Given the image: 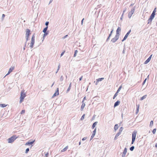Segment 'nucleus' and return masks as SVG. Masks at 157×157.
Here are the masks:
<instances>
[{"instance_id":"0eeeda50","label":"nucleus","mask_w":157,"mask_h":157,"mask_svg":"<svg viewBox=\"0 0 157 157\" xmlns=\"http://www.w3.org/2000/svg\"><path fill=\"white\" fill-rule=\"evenodd\" d=\"M25 91L24 90H22L21 92V98H24L26 96L25 93L24 92Z\"/></svg>"},{"instance_id":"20e7f679","label":"nucleus","mask_w":157,"mask_h":157,"mask_svg":"<svg viewBox=\"0 0 157 157\" xmlns=\"http://www.w3.org/2000/svg\"><path fill=\"white\" fill-rule=\"evenodd\" d=\"M119 36L116 34L115 36L111 40V41L113 43H115L119 38Z\"/></svg>"},{"instance_id":"603ef678","label":"nucleus","mask_w":157,"mask_h":157,"mask_svg":"<svg viewBox=\"0 0 157 157\" xmlns=\"http://www.w3.org/2000/svg\"><path fill=\"white\" fill-rule=\"evenodd\" d=\"M111 36H109L108 37V38H107L106 40V41L107 42L108 41V40L110 39V37Z\"/></svg>"},{"instance_id":"cd10ccee","label":"nucleus","mask_w":157,"mask_h":157,"mask_svg":"<svg viewBox=\"0 0 157 157\" xmlns=\"http://www.w3.org/2000/svg\"><path fill=\"white\" fill-rule=\"evenodd\" d=\"M135 7H134L133 8L131 9V11L130 12L131 13L133 14L135 10Z\"/></svg>"},{"instance_id":"6ab92c4d","label":"nucleus","mask_w":157,"mask_h":157,"mask_svg":"<svg viewBox=\"0 0 157 157\" xmlns=\"http://www.w3.org/2000/svg\"><path fill=\"white\" fill-rule=\"evenodd\" d=\"M85 106V103H83V104H82V105L81 106V109H80L81 111H82L83 110V109H84V107Z\"/></svg>"},{"instance_id":"a878e982","label":"nucleus","mask_w":157,"mask_h":157,"mask_svg":"<svg viewBox=\"0 0 157 157\" xmlns=\"http://www.w3.org/2000/svg\"><path fill=\"white\" fill-rule=\"evenodd\" d=\"M147 97V95H144V96L140 98V100H141V101L143 100L144 99H145Z\"/></svg>"},{"instance_id":"b1692460","label":"nucleus","mask_w":157,"mask_h":157,"mask_svg":"<svg viewBox=\"0 0 157 157\" xmlns=\"http://www.w3.org/2000/svg\"><path fill=\"white\" fill-rule=\"evenodd\" d=\"M118 128V124H116L114 127V129L115 131H116L117 130Z\"/></svg>"},{"instance_id":"473e14b6","label":"nucleus","mask_w":157,"mask_h":157,"mask_svg":"<svg viewBox=\"0 0 157 157\" xmlns=\"http://www.w3.org/2000/svg\"><path fill=\"white\" fill-rule=\"evenodd\" d=\"M135 148V147L134 146H132V147H131L130 148V150L131 151H133L134 149Z\"/></svg>"},{"instance_id":"79ce46f5","label":"nucleus","mask_w":157,"mask_h":157,"mask_svg":"<svg viewBox=\"0 0 157 157\" xmlns=\"http://www.w3.org/2000/svg\"><path fill=\"white\" fill-rule=\"evenodd\" d=\"M113 28L112 29L110 33L109 34V36H111L112 35L113 32Z\"/></svg>"},{"instance_id":"bb28decb","label":"nucleus","mask_w":157,"mask_h":157,"mask_svg":"<svg viewBox=\"0 0 157 157\" xmlns=\"http://www.w3.org/2000/svg\"><path fill=\"white\" fill-rule=\"evenodd\" d=\"M6 106V104H0V107H1L2 108H4V107H5Z\"/></svg>"},{"instance_id":"4c0bfd02","label":"nucleus","mask_w":157,"mask_h":157,"mask_svg":"<svg viewBox=\"0 0 157 157\" xmlns=\"http://www.w3.org/2000/svg\"><path fill=\"white\" fill-rule=\"evenodd\" d=\"M156 130V128H154V129H153V130L152 131V132L153 134H155Z\"/></svg>"},{"instance_id":"ea45409f","label":"nucleus","mask_w":157,"mask_h":157,"mask_svg":"<svg viewBox=\"0 0 157 157\" xmlns=\"http://www.w3.org/2000/svg\"><path fill=\"white\" fill-rule=\"evenodd\" d=\"M60 65L59 64L58 66V69H57V71L56 73H57L58 72V71L59 70V69L60 68Z\"/></svg>"},{"instance_id":"f257e3e1","label":"nucleus","mask_w":157,"mask_h":157,"mask_svg":"<svg viewBox=\"0 0 157 157\" xmlns=\"http://www.w3.org/2000/svg\"><path fill=\"white\" fill-rule=\"evenodd\" d=\"M137 132V131L136 130L132 132V141L131 144H133L135 140Z\"/></svg>"},{"instance_id":"5fc2aeb1","label":"nucleus","mask_w":157,"mask_h":157,"mask_svg":"<svg viewBox=\"0 0 157 157\" xmlns=\"http://www.w3.org/2000/svg\"><path fill=\"white\" fill-rule=\"evenodd\" d=\"M87 138L86 137H84L82 139V141H84V140H86L87 139Z\"/></svg>"},{"instance_id":"412c9836","label":"nucleus","mask_w":157,"mask_h":157,"mask_svg":"<svg viewBox=\"0 0 157 157\" xmlns=\"http://www.w3.org/2000/svg\"><path fill=\"white\" fill-rule=\"evenodd\" d=\"M150 58H148L144 62V64H147L151 60Z\"/></svg>"},{"instance_id":"13d9d810","label":"nucleus","mask_w":157,"mask_h":157,"mask_svg":"<svg viewBox=\"0 0 157 157\" xmlns=\"http://www.w3.org/2000/svg\"><path fill=\"white\" fill-rule=\"evenodd\" d=\"M125 155L126 154H123V153H122V157H124L125 156Z\"/></svg>"},{"instance_id":"774afa93","label":"nucleus","mask_w":157,"mask_h":157,"mask_svg":"<svg viewBox=\"0 0 157 157\" xmlns=\"http://www.w3.org/2000/svg\"><path fill=\"white\" fill-rule=\"evenodd\" d=\"M155 147L157 148V143L155 144Z\"/></svg>"},{"instance_id":"9b49d317","label":"nucleus","mask_w":157,"mask_h":157,"mask_svg":"<svg viewBox=\"0 0 157 157\" xmlns=\"http://www.w3.org/2000/svg\"><path fill=\"white\" fill-rule=\"evenodd\" d=\"M14 69V67H11L10 68L7 74H6V76L9 75L11 72L12 71H13V70Z\"/></svg>"},{"instance_id":"680f3d73","label":"nucleus","mask_w":157,"mask_h":157,"mask_svg":"<svg viewBox=\"0 0 157 157\" xmlns=\"http://www.w3.org/2000/svg\"><path fill=\"white\" fill-rule=\"evenodd\" d=\"M53 0H50L49 4H50L53 1Z\"/></svg>"},{"instance_id":"7ed1b4c3","label":"nucleus","mask_w":157,"mask_h":157,"mask_svg":"<svg viewBox=\"0 0 157 157\" xmlns=\"http://www.w3.org/2000/svg\"><path fill=\"white\" fill-rule=\"evenodd\" d=\"M17 138L16 136H13L8 139V142L9 143H12L13 142L14 140Z\"/></svg>"},{"instance_id":"de8ad7c7","label":"nucleus","mask_w":157,"mask_h":157,"mask_svg":"<svg viewBox=\"0 0 157 157\" xmlns=\"http://www.w3.org/2000/svg\"><path fill=\"white\" fill-rule=\"evenodd\" d=\"M146 80H147V78H146L144 80V81H143V83H142V85H144L145 83L146 82Z\"/></svg>"},{"instance_id":"864d4df0","label":"nucleus","mask_w":157,"mask_h":157,"mask_svg":"<svg viewBox=\"0 0 157 157\" xmlns=\"http://www.w3.org/2000/svg\"><path fill=\"white\" fill-rule=\"evenodd\" d=\"M5 16V15L4 14H3L2 16V19L3 20Z\"/></svg>"},{"instance_id":"a211bd4d","label":"nucleus","mask_w":157,"mask_h":157,"mask_svg":"<svg viewBox=\"0 0 157 157\" xmlns=\"http://www.w3.org/2000/svg\"><path fill=\"white\" fill-rule=\"evenodd\" d=\"M97 123H98V122H97V121H96V122H94L93 124L92 125V128L93 129L95 128L96 125L97 124Z\"/></svg>"},{"instance_id":"aec40b11","label":"nucleus","mask_w":157,"mask_h":157,"mask_svg":"<svg viewBox=\"0 0 157 157\" xmlns=\"http://www.w3.org/2000/svg\"><path fill=\"white\" fill-rule=\"evenodd\" d=\"M71 86V82L69 84V86L67 90V93L69 91V90H70Z\"/></svg>"},{"instance_id":"37998d69","label":"nucleus","mask_w":157,"mask_h":157,"mask_svg":"<svg viewBox=\"0 0 157 157\" xmlns=\"http://www.w3.org/2000/svg\"><path fill=\"white\" fill-rule=\"evenodd\" d=\"M49 22L48 21H46L45 23V25L46 26V27H48V25L49 24Z\"/></svg>"},{"instance_id":"f8f14e48","label":"nucleus","mask_w":157,"mask_h":157,"mask_svg":"<svg viewBox=\"0 0 157 157\" xmlns=\"http://www.w3.org/2000/svg\"><path fill=\"white\" fill-rule=\"evenodd\" d=\"M121 28L120 27H118L116 30V35L119 36V32L121 31Z\"/></svg>"},{"instance_id":"09e8293b","label":"nucleus","mask_w":157,"mask_h":157,"mask_svg":"<svg viewBox=\"0 0 157 157\" xmlns=\"http://www.w3.org/2000/svg\"><path fill=\"white\" fill-rule=\"evenodd\" d=\"M25 113V110H23L21 111V114H23L24 113Z\"/></svg>"},{"instance_id":"6e6d98bb","label":"nucleus","mask_w":157,"mask_h":157,"mask_svg":"<svg viewBox=\"0 0 157 157\" xmlns=\"http://www.w3.org/2000/svg\"><path fill=\"white\" fill-rule=\"evenodd\" d=\"M68 36V35H65V36H64L63 38V39H64L65 38H66L67 36Z\"/></svg>"},{"instance_id":"c9c22d12","label":"nucleus","mask_w":157,"mask_h":157,"mask_svg":"<svg viewBox=\"0 0 157 157\" xmlns=\"http://www.w3.org/2000/svg\"><path fill=\"white\" fill-rule=\"evenodd\" d=\"M123 129V127H121L119 130V132L121 133L122 132V131Z\"/></svg>"},{"instance_id":"1a4fd4ad","label":"nucleus","mask_w":157,"mask_h":157,"mask_svg":"<svg viewBox=\"0 0 157 157\" xmlns=\"http://www.w3.org/2000/svg\"><path fill=\"white\" fill-rule=\"evenodd\" d=\"M59 94V88H57L56 90V92L52 96V98H54V97L56 96L57 95H58Z\"/></svg>"},{"instance_id":"a19ab883","label":"nucleus","mask_w":157,"mask_h":157,"mask_svg":"<svg viewBox=\"0 0 157 157\" xmlns=\"http://www.w3.org/2000/svg\"><path fill=\"white\" fill-rule=\"evenodd\" d=\"M117 92H116V93L114 95L113 97V99H115V98L117 96Z\"/></svg>"},{"instance_id":"c03bdc74","label":"nucleus","mask_w":157,"mask_h":157,"mask_svg":"<svg viewBox=\"0 0 157 157\" xmlns=\"http://www.w3.org/2000/svg\"><path fill=\"white\" fill-rule=\"evenodd\" d=\"M60 80L61 81H62L63 80V75H61L60 77Z\"/></svg>"},{"instance_id":"4d7b16f0","label":"nucleus","mask_w":157,"mask_h":157,"mask_svg":"<svg viewBox=\"0 0 157 157\" xmlns=\"http://www.w3.org/2000/svg\"><path fill=\"white\" fill-rule=\"evenodd\" d=\"M117 137H118V136H115L114 137V140H116L117 139Z\"/></svg>"},{"instance_id":"7c9ffc66","label":"nucleus","mask_w":157,"mask_h":157,"mask_svg":"<svg viewBox=\"0 0 157 157\" xmlns=\"http://www.w3.org/2000/svg\"><path fill=\"white\" fill-rule=\"evenodd\" d=\"M127 148H124V151H123V152L122 153H123V154H126V153L127 152Z\"/></svg>"},{"instance_id":"e433bc0d","label":"nucleus","mask_w":157,"mask_h":157,"mask_svg":"<svg viewBox=\"0 0 157 157\" xmlns=\"http://www.w3.org/2000/svg\"><path fill=\"white\" fill-rule=\"evenodd\" d=\"M24 98H21L20 97V100L19 101L20 103H21L23 101Z\"/></svg>"},{"instance_id":"dca6fc26","label":"nucleus","mask_w":157,"mask_h":157,"mask_svg":"<svg viewBox=\"0 0 157 157\" xmlns=\"http://www.w3.org/2000/svg\"><path fill=\"white\" fill-rule=\"evenodd\" d=\"M156 8H155L153 11L152 13L151 14V16H152L154 17H155V12H156Z\"/></svg>"},{"instance_id":"2eb2a0df","label":"nucleus","mask_w":157,"mask_h":157,"mask_svg":"<svg viewBox=\"0 0 157 157\" xmlns=\"http://www.w3.org/2000/svg\"><path fill=\"white\" fill-rule=\"evenodd\" d=\"M104 79V78H99L97 79V82L96 83V84L97 85L99 82L101 81L102 80H103Z\"/></svg>"},{"instance_id":"393cba45","label":"nucleus","mask_w":157,"mask_h":157,"mask_svg":"<svg viewBox=\"0 0 157 157\" xmlns=\"http://www.w3.org/2000/svg\"><path fill=\"white\" fill-rule=\"evenodd\" d=\"M48 29V27H46L43 29V33H47V31Z\"/></svg>"},{"instance_id":"6e6552de","label":"nucleus","mask_w":157,"mask_h":157,"mask_svg":"<svg viewBox=\"0 0 157 157\" xmlns=\"http://www.w3.org/2000/svg\"><path fill=\"white\" fill-rule=\"evenodd\" d=\"M96 128H95L91 136V138L90 139V140H91L94 137V136L96 132Z\"/></svg>"},{"instance_id":"052dcab7","label":"nucleus","mask_w":157,"mask_h":157,"mask_svg":"<svg viewBox=\"0 0 157 157\" xmlns=\"http://www.w3.org/2000/svg\"><path fill=\"white\" fill-rule=\"evenodd\" d=\"M82 76L81 77H80L79 78V80L81 81L82 79Z\"/></svg>"},{"instance_id":"a18cd8bd","label":"nucleus","mask_w":157,"mask_h":157,"mask_svg":"<svg viewBox=\"0 0 157 157\" xmlns=\"http://www.w3.org/2000/svg\"><path fill=\"white\" fill-rule=\"evenodd\" d=\"M29 151V148H27L26 149V150H25V153H27Z\"/></svg>"},{"instance_id":"49530a36","label":"nucleus","mask_w":157,"mask_h":157,"mask_svg":"<svg viewBox=\"0 0 157 157\" xmlns=\"http://www.w3.org/2000/svg\"><path fill=\"white\" fill-rule=\"evenodd\" d=\"M121 134V133H120V132H118V133H117V134H116V136H118L120 135V134Z\"/></svg>"},{"instance_id":"f3484780","label":"nucleus","mask_w":157,"mask_h":157,"mask_svg":"<svg viewBox=\"0 0 157 157\" xmlns=\"http://www.w3.org/2000/svg\"><path fill=\"white\" fill-rule=\"evenodd\" d=\"M139 105H136V114H138L139 112Z\"/></svg>"},{"instance_id":"0e129e2a","label":"nucleus","mask_w":157,"mask_h":157,"mask_svg":"<svg viewBox=\"0 0 157 157\" xmlns=\"http://www.w3.org/2000/svg\"><path fill=\"white\" fill-rule=\"evenodd\" d=\"M86 99V97L85 96L84 97V98H83V100H85Z\"/></svg>"},{"instance_id":"8fccbe9b","label":"nucleus","mask_w":157,"mask_h":157,"mask_svg":"<svg viewBox=\"0 0 157 157\" xmlns=\"http://www.w3.org/2000/svg\"><path fill=\"white\" fill-rule=\"evenodd\" d=\"M65 51L64 50L63 52L61 54V55H60V56H63V54H64V53H65Z\"/></svg>"},{"instance_id":"72a5a7b5","label":"nucleus","mask_w":157,"mask_h":157,"mask_svg":"<svg viewBox=\"0 0 157 157\" xmlns=\"http://www.w3.org/2000/svg\"><path fill=\"white\" fill-rule=\"evenodd\" d=\"M78 51L77 50H76L75 51V53H74V56H73L74 57H75L76 56V54H77V53H78Z\"/></svg>"},{"instance_id":"c85d7f7f","label":"nucleus","mask_w":157,"mask_h":157,"mask_svg":"<svg viewBox=\"0 0 157 157\" xmlns=\"http://www.w3.org/2000/svg\"><path fill=\"white\" fill-rule=\"evenodd\" d=\"M153 121H150V125H149V127H150L151 128L152 127V126H153Z\"/></svg>"},{"instance_id":"2f4dec72","label":"nucleus","mask_w":157,"mask_h":157,"mask_svg":"<svg viewBox=\"0 0 157 157\" xmlns=\"http://www.w3.org/2000/svg\"><path fill=\"white\" fill-rule=\"evenodd\" d=\"M29 36H25V38L26 39V41L25 43V47L26 46V43H27V41L28 40H29Z\"/></svg>"},{"instance_id":"ddd939ff","label":"nucleus","mask_w":157,"mask_h":157,"mask_svg":"<svg viewBox=\"0 0 157 157\" xmlns=\"http://www.w3.org/2000/svg\"><path fill=\"white\" fill-rule=\"evenodd\" d=\"M35 141V140H34L33 141H32L28 142L27 143H25V145H32L33 143Z\"/></svg>"},{"instance_id":"423d86ee","label":"nucleus","mask_w":157,"mask_h":157,"mask_svg":"<svg viewBox=\"0 0 157 157\" xmlns=\"http://www.w3.org/2000/svg\"><path fill=\"white\" fill-rule=\"evenodd\" d=\"M154 17L151 15L150 17V18L147 20V24H151V21Z\"/></svg>"},{"instance_id":"39448f33","label":"nucleus","mask_w":157,"mask_h":157,"mask_svg":"<svg viewBox=\"0 0 157 157\" xmlns=\"http://www.w3.org/2000/svg\"><path fill=\"white\" fill-rule=\"evenodd\" d=\"M131 32V29H130L126 34L125 36H124V38L123 39V40H122V42L124 41L125 40H126V39L128 37V35L130 33V32Z\"/></svg>"},{"instance_id":"bf43d9fd","label":"nucleus","mask_w":157,"mask_h":157,"mask_svg":"<svg viewBox=\"0 0 157 157\" xmlns=\"http://www.w3.org/2000/svg\"><path fill=\"white\" fill-rule=\"evenodd\" d=\"M84 20V18H83L81 21V24H82V25L83 21Z\"/></svg>"},{"instance_id":"9d476101","label":"nucleus","mask_w":157,"mask_h":157,"mask_svg":"<svg viewBox=\"0 0 157 157\" xmlns=\"http://www.w3.org/2000/svg\"><path fill=\"white\" fill-rule=\"evenodd\" d=\"M30 31L29 29H26V33L25 34V36H29L30 34Z\"/></svg>"},{"instance_id":"f03ea898","label":"nucleus","mask_w":157,"mask_h":157,"mask_svg":"<svg viewBox=\"0 0 157 157\" xmlns=\"http://www.w3.org/2000/svg\"><path fill=\"white\" fill-rule=\"evenodd\" d=\"M35 34H34L32 36L31 40V42L30 45V47L31 48H32L33 47V45L35 43Z\"/></svg>"},{"instance_id":"69168bd1","label":"nucleus","mask_w":157,"mask_h":157,"mask_svg":"<svg viewBox=\"0 0 157 157\" xmlns=\"http://www.w3.org/2000/svg\"><path fill=\"white\" fill-rule=\"evenodd\" d=\"M123 14H122V16H121V20H122V18H123Z\"/></svg>"},{"instance_id":"58836bf2","label":"nucleus","mask_w":157,"mask_h":157,"mask_svg":"<svg viewBox=\"0 0 157 157\" xmlns=\"http://www.w3.org/2000/svg\"><path fill=\"white\" fill-rule=\"evenodd\" d=\"M85 116V114H83L82 115V117L80 119V120H83Z\"/></svg>"},{"instance_id":"4468645a","label":"nucleus","mask_w":157,"mask_h":157,"mask_svg":"<svg viewBox=\"0 0 157 157\" xmlns=\"http://www.w3.org/2000/svg\"><path fill=\"white\" fill-rule=\"evenodd\" d=\"M120 103V101H117L114 104V107L115 108Z\"/></svg>"},{"instance_id":"4be33fe9","label":"nucleus","mask_w":157,"mask_h":157,"mask_svg":"<svg viewBox=\"0 0 157 157\" xmlns=\"http://www.w3.org/2000/svg\"><path fill=\"white\" fill-rule=\"evenodd\" d=\"M68 148V146H67L66 147L64 148L62 150H61V151L62 152H64L66 151Z\"/></svg>"},{"instance_id":"338daca9","label":"nucleus","mask_w":157,"mask_h":157,"mask_svg":"<svg viewBox=\"0 0 157 157\" xmlns=\"http://www.w3.org/2000/svg\"><path fill=\"white\" fill-rule=\"evenodd\" d=\"M82 104H83V103H85L84 102V100H82Z\"/></svg>"},{"instance_id":"c756f323","label":"nucleus","mask_w":157,"mask_h":157,"mask_svg":"<svg viewBox=\"0 0 157 157\" xmlns=\"http://www.w3.org/2000/svg\"><path fill=\"white\" fill-rule=\"evenodd\" d=\"M133 14L131 13L130 12L128 13V17L129 18H131Z\"/></svg>"},{"instance_id":"5701e85b","label":"nucleus","mask_w":157,"mask_h":157,"mask_svg":"<svg viewBox=\"0 0 157 157\" xmlns=\"http://www.w3.org/2000/svg\"><path fill=\"white\" fill-rule=\"evenodd\" d=\"M49 32L48 31H47V33H44V34L43 35V39H44V38L46 36L48 35L49 33Z\"/></svg>"},{"instance_id":"f704fd0d","label":"nucleus","mask_w":157,"mask_h":157,"mask_svg":"<svg viewBox=\"0 0 157 157\" xmlns=\"http://www.w3.org/2000/svg\"><path fill=\"white\" fill-rule=\"evenodd\" d=\"M121 88H122V86H120L119 87V88H118V90H117V93H118L120 91V90H121Z\"/></svg>"},{"instance_id":"3c124183","label":"nucleus","mask_w":157,"mask_h":157,"mask_svg":"<svg viewBox=\"0 0 157 157\" xmlns=\"http://www.w3.org/2000/svg\"><path fill=\"white\" fill-rule=\"evenodd\" d=\"M48 153L47 152L45 154V157H48Z\"/></svg>"},{"instance_id":"e2e57ef3","label":"nucleus","mask_w":157,"mask_h":157,"mask_svg":"<svg viewBox=\"0 0 157 157\" xmlns=\"http://www.w3.org/2000/svg\"><path fill=\"white\" fill-rule=\"evenodd\" d=\"M152 55H150V56L148 58H150V59H151Z\"/></svg>"}]
</instances>
